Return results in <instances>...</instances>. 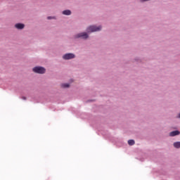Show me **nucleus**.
<instances>
[{"label":"nucleus","instance_id":"obj_1","mask_svg":"<svg viewBox=\"0 0 180 180\" xmlns=\"http://www.w3.org/2000/svg\"><path fill=\"white\" fill-rule=\"evenodd\" d=\"M102 30V26L90 25L89 26L86 32H79L74 35V39H82V40H86L89 39V34L88 33H94V32H101Z\"/></svg>","mask_w":180,"mask_h":180},{"label":"nucleus","instance_id":"obj_2","mask_svg":"<svg viewBox=\"0 0 180 180\" xmlns=\"http://www.w3.org/2000/svg\"><path fill=\"white\" fill-rule=\"evenodd\" d=\"M32 71L36 74H44L46 72V68L41 66H36L33 68Z\"/></svg>","mask_w":180,"mask_h":180},{"label":"nucleus","instance_id":"obj_3","mask_svg":"<svg viewBox=\"0 0 180 180\" xmlns=\"http://www.w3.org/2000/svg\"><path fill=\"white\" fill-rule=\"evenodd\" d=\"M63 60H72V58H75V54L74 53H65L63 56Z\"/></svg>","mask_w":180,"mask_h":180},{"label":"nucleus","instance_id":"obj_4","mask_svg":"<svg viewBox=\"0 0 180 180\" xmlns=\"http://www.w3.org/2000/svg\"><path fill=\"white\" fill-rule=\"evenodd\" d=\"M15 29H18V30H22V29H25V24L23 23H16L15 25Z\"/></svg>","mask_w":180,"mask_h":180},{"label":"nucleus","instance_id":"obj_5","mask_svg":"<svg viewBox=\"0 0 180 180\" xmlns=\"http://www.w3.org/2000/svg\"><path fill=\"white\" fill-rule=\"evenodd\" d=\"M180 131L178 130L172 131L169 133L170 137H175V136H179Z\"/></svg>","mask_w":180,"mask_h":180},{"label":"nucleus","instance_id":"obj_6","mask_svg":"<svg viewBox=\"0 0 180 180\" xmlns=\"http://www.w3.org/2000/svg\"><path fill=\"white\" fill-rule=\"evenodd\" d=\"M63 15H65V16H70L71 15V11L70 10H65L62 12Z\"/></svg>","mask_w":180,"mask_h":180},{"label":"nucleus","instance_id":"obj_7","mask_svg":"<svg viewBox=\"0 0 180 180\" xmlns=\"http://www.w3.org/2000/svg\"><path fill=\"white\" fill-rule=\"evenodd\" d=\"M173 146L174 148H180V141L174 142Z\"/></svg>","mask_w":180,"mask_h":180},{"label":"nucleus","instance_id":"obj_8","mask_svg":"<svg viewBox=\"0 0 180 180\" xmlns=\"http://www.w3.org/2000/svg\"><path fill=\"white\" fill-rule=\"evenodd\" d=\"M62 88H70V84L68 83H64L61 84Z\"/></svg>","mask_w":180,"mask_h":180},{"label":"nucleus","instance_id":"obj_9","mask_svg":"<svg viewBox=\"0 0 180 180\" xmlns=\"http://www.w3.org/2000/svg\"><path fill=\"white\" fill-rule=\"evenodd\" d=\"M134 143H135V142H134V140H133V139H130L128 141L129 146H134Z\"/></svg>","mask_w":180,"mask_h":180},{"label":"nucleus","instance_id":"obj_10","mask_svg":"<svg viewBox=\"0 0 180 180\" xmlns=\"http://www.w3.org/2000/svg\"><path fill=\"white\" fill-rule=\"evenodd\" d=\"M47 19H48L49 20H51V19H56V18H55V17H51V16H48V17H47Z\"/></svg>","mask_w":180,"mask_h":180},{"label":"nucleus","instance_id":"obj_11","mask_svg":"<svg viewBox=\"0 0 180 180\" xmlns=\"http://www.w3.org/2000/svg\"><path fill=\"white\" fill-rule=\"evenodd\" d=\"M21 99H22L23 101H26V97L25 96H22V97H21Z\"/></svg>","mask_w":180,"mask_h":180}]
</instances>
